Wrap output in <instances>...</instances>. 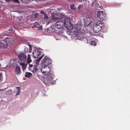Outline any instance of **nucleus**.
Segmentation results:
<instances>
[{"label":"nucleus","mask_w":130,"mask_h":130,"mask_svg":"<svg viewBox=\"0 0 130 130\" xmlns=\"http://www.w3.org/2000/svg\"><path fill=\"white\" fill-rule=\"evenodd\" d=\"M46 77H47L48 79L50 81L51 83V81L53 80V78L52 77V74L50 73L47 75L46 76Z\"/></svg>","instance_id":"15"},{"label":"nucleus","mask_w":130,"mask_h":130,"mask_svg":"<svg viewBox=\"0 0 130 130\" xmlns=\"http://www.w3.org/2000/svg\"><path fill=\"white\" fill-rule=\"evenodd\" d=\"M22 1L23 3H25L27 4H28L30 1V0H22Z\"/></svg>","instance_id":"20"},{"label":"nucleus","mask_w":130,"mask_h":130,"mask_svg":"<svg viewBox=\"0 0 130 130\" xmlns=\"http://www.w3.org/2000/svg\"><path fill=\"white\" fill-rule=\"evenodd\" d=\"M85 25L86 26H88L90 25L91 23V22H89L87 21H85Z\"/></svg>","instance_id":"18"},{"label":"nucleus","mask_w":130,"mask_h":130,"mask_svg":"<svg viewBox=\"0 0 130 130\" xmlns=\"http://www.w3.org/2000/svg\"><path fill=\"white\" fill-rule=\"evenodd\" d=\"M98 18L101 21H103L106 19V15L105 12L101 11L98 12L97 13Z\"/></svg>","instance_id":"6"},{"label":"nucleus","mask_w":130,"mask_h":130,"mask_svg":"<svg viewBox=\"0 0 130 130\" xmlns=\"http://www.w3.org/2000/svg\"><path fill=\"white\" fill-rule=\"evenodd\" d=\"M1 7V6H0V8Z\"/></svg>","instance_id":"37"},{"label":"nucleus","mask_w":130,"mask_h":130,"mask_svg":"<svg viewBox=\"0 0 130 130\" xmlns=\"http://www.w3.org/2000/svg\"><path fill=\"white\" fill-rule=\"evenodd\" d=\"M62 17L61 14L59 12H56L53 14L52 17V21L54 22V21L59 19Z\"/></svg>","instance_id":"5"},{"label":"nucleus","mask_w":130,"mask_h":130,"mask_svg":"<svg viewBox=\"0 0 130 130\" xmlns=\"http://www.w3.org/2000/svg\"><path fill=\"white\" fill-rule=\"evenodd\" d=\"M34 25L37 28H38L39 29H41L42 27V26L40 25V24L38 22H35V23Z\"/></svg>","instance_id":"14"},{"label":"nucleus","mask_w":130,"mask_h":130,"mask_svg":"<svg viewBox=\"0 0 130 130\" xmlns=\"http://www.w3.org/2000/svg\"><path fill=\"white\" fill-rule=\"evenodd\" d=\"M85 21H86L89 22H92V21H93V19L92 17L89 15H87L85 17V19H84Z\"/></svg>","instance_id":"11"},{"label":"nucleus","mask_w":130,"mask_h":130,"mask_svg":"<svg viewBox=\"0 0 130 130\" xmlns=\"http://www.w3.org/2000/svg\"><path fill=\"white\" fill-rule=\"evenodd\" d=\"M21 72V69L19 66H16L15 70V73L16 75L19 74Z\"/></svg>","instance_id":"12"},{"label":"nucleus","mask_w":130,"mask_h":130,"mask_svg":"<svg viewBox=\"0 0 130 130\" xmlns=\"http://www.w3.org/2000/svg\"><path fill=\"white\" fill-rule=\"evenodd\" d=\"M64 26L68 29H71V26L70 19L68 18H66L63 21Z\"/></svg>","instance_id":"7"},{"label":"nucleus","mask_w":130,"mask_h":130,"mask_svg":"<svg viewBox=\"0 0 130 130\" xmlns=\"http://www.w3.org/2000/svg\"><path fill=\"white\" fill-rule=\"evenodd\" d=\"M55 26L58 29L61 28L64 25V22L63 21H59L55 23Z\"/></svg>","instance_id":"8"},{"label":"nucleus","mask_w":130,"mask_h":130,"mask_svg":"<svg viewBox=\"0 0 130 130\" xmlns=\"http://www.w3.org/2000/svg\"><path fill=\"white\" fill-rule=\"evenodd\" d=\"M33 70H34V69H33V68H31V70H30L32 71Z\"/></svg>","instance_id":"34"},{"label":"nucleus","mask_w":130,"mask_h":130,"mask_svg":"<svg viewBox=\"0 0 130 130\" xmlns=\"http://www.w3.org/2000/svg\"><path fill=\"white\" fill-rule=\"evenodd\" d=\"M44 18L46 19H47L48 18V17L45 14L44 15Z\"/></svg>","instance_id":"26"},{"label":"nucleus","mask_w":130,"mask_h":130,"mask_svg":"<svg viewBox=\"0 0 130 130\" xmlns=\"http://www.w3.org/2000/svg\"><path fill=\"white\" fill-rule=\"evenodd\" d=\"M29 68H32L33 67V65L32 64H29Z\"/></svg>","instance_id":"28"},{"label":"nucleus","mask_w":130,"mask_h":130,"mask_svg":"<svg viewBox=\"0 0 130 130\" xmlns=\"http://www.w3.org/2000/svg\"><path fill=\"white\" fill-rule=\"evenodd\" d=\"M43 82L46 85L48 86L51 83L48 78L46 77V76H45V77H44L43 78Z\"/></svg>","instance_id":"10"},{"label":"nucleus","mask_w":130,"mask_h":130,"mask_svg":"<svg viewBox=\"0 0 130 130\" xmlns=\"http://www.w3.org/2000/svg\"><path fill=\"white\" fill-rule=\"evenodd\" d=\"M40 13L41 14H44V12L43 11H41L40 12Z\"/></svg>","instance_id":"31"},{"label":"nucleus","mask_w":130,"mask_h":130,"mask_svg":"<svg viewBox=\"0 0 130 130\" xmlns=\"http://www.w3.org/2000/svg\"><path fill=\"white\" fill-rule=\"evenodd\" d=\"M42 66L41 68V72L45 75H47L50 71V67L48 66Z\"/></svg>","instance_id":"3"},{"label":"nucleus","mask_w":130,"mask_h":130,"mask_svg":"<svg viewBox=\"0 0 130 130\" xmlns=\"http://www.w3.org/2000/svg\"><path fill=\"white\" fill-rule=\"evenodd\" d=\"M24 50L25 51L27 50V51H28V49L27 48H24Z\"/></svg>","instance_id":"33"},{"label":"nucleus","mask_w":130,"mask_h":130,"mask_svg":"<svg viewBox=\"0 0 130 130\" xmlns=\"http://www.w3.org/2000/svg\"><path fill=\"white\" fill-rule=\"evenodd\" d=\"M16 89L17 90V93L16 94V95H18L20 93V88L18 87H17L16 88Z\"/></svg>","instance_id":"17"},{"label":"nucleus","mask_w":130,"mask_h":130,"mask_svg":"<svg viewBox=\"0 0 130 130\" xmlns=\"http://www.w3.org/2000/svg\"><path fill=\"white\" fill-rule=\"evenodd\" d=\"M32 74L29 72H26L25 74V76L27 78H30L32 76Z\"/></svg>","instance_id":"16"},{"label":"nucleus","mask_w":130,"mask_h":130,"mask_svg":"<svg viewBox=\"0 0 130 130\" xmlns=\"http://www.w3.org/2000/svg\"><path fill=\"white\" fill-rule=\"evenodd\" d=\"M2 75L0 73V81L1 80L2 78Z\"/></svg>","instance_id":"29"},{"label":"nucleus","mask_w":130,"mask_h":130,"mask_svg":"<svg viewBox=\"0 0 130 130\" xmlns=\"http://www.w3.org/2000/svg\"><path fill=\"white\" fill-rule=\"evenodd\" d=\"M79 2H81L83 1H86V0H78Z\"/></svg>","instance_id":"30"},{"label":"nucleus","mask_w":130,"mask_h":130,"mask_svg":"<svg viewBox=\"0 0 130 130\" xmlns=\"http://www.w3.org/2000/svg\"><path fill=\"white\" fill-rule=\"evenodd\" d=\"M104 24L101 21H98L96 23H94L93 25V29L94 32L97 33L104 28Z\"/></svg>","instance_id":"2"},{"label":"nucleus","mask_w":130,"mask_h":130,"mask_svg":"<svg viewBox=\"0 0 130 130\" xmlns=\"http://www.w3.org/2000/svg\"><path fill=\"white\" fill-rule=\"evenodd\" d=\"M13 30V28L12 27H10L9 29V31L10 32H11Z\"/></svg>","instance_id":"25"},{"label":"nucleus","mask_w":130,"mask_h":130,"mask_svg":"<svg viewBox=\"0 0 130 130\" xmlns=\"http://www.w3.org/2000/svg\"><path fill=\"white\" fill-rule=\"evenodd\" d=\"M44 55L43 54L41 57L37 59V60L39 61L42 58V57L44 56Z\"/></svg>","instance_id":"23"},{"label":"nucleus","mask_w":130,"mask_h":130,"mask_svg":"<svg viewBox=\"0 0 130 130\" xmlns=\"http://www.w3.org/2000/svg\"><path fill=\"white\" fill-rule=\"evenodd\" d=\"M51 63V59L47 56H45L44 57L41 62L42 65L43 66H47V65L50 64Z\"/></svg>","instance_id":"4"},{"label":"nucleus","mask_w":130,"mask_h":130,"mask_svg":"<svg viewBox=\"0 0 130 130\" xmlns=\"http://www.w3.org/2000/svg\"><path fill=\"white\" fill-rule=\"evenodd\" d=\"M75 28L78 31L80 30L81 28V27H80V26H78L77 25L75 27Z\"/></svg>","instance_id":"22"},{"label":"nucleus","mask_w":130,"mask_h":130,"mask_svg":"<svg viewBox=\"0 0 130 130\" xmlns=\"http://www.w3.org/2000/svg\"><path fill=\"white\" fill-rule=\"evenodd\" d=\"M85 39L86 40V43H87L88 42V40L85 37H81L80 39V40H84Z\"/></svg>","instance_id":"21"},{"label":"nucleus","mask_w":130,"mask_h":130,"mask_svg":"<svg viewBox=\"0 0 130 130\" xmlns=\"http://www.w3.org/2000/svg\"><path fill=\"white\" fill-rule=\"evenodd\" d=\"M2 89H0V91H2Z\"/></svg>","instance_id":"35"},{"label":"nucleus","mask_w":130,"mask_h":130,"mask_svg":"<svg viewBox=\"0 0 130 130\" xmlns=\"http://www.w3.org/2000/svg\"><path fill=\"white\" fill-rule=\"evenodd\" d=\"M70 7L71 9H74L75 8L74 7V6L73 5H71Z\"/></svg>","instance_id":"24"},{"label":"nucleus","mask_w":130,"mask_h":130,"mask_svg":"<svg viewBox=\"0 0 130 130\" xmlns=\"http://www.w3.org/2000/svg\"><path fill=\"white\" fill-rule=\"evenodd\" d=\"M41 53L38 50L36 49L34 50L32 53V54L34 57L35 58H38L40 53Z\"/></svg>","instance_id":"9"},{"label":"nucleus","mask_w":130,"mask_h":130,"mask_svg":"<svg viewBox=\"0 0 130 130\" xmlns=\"http://www.w3.org/2000/svg\"><path fill=\"white\" fill-rule=\"evenodd\" d=\"M7 45L8 44L6 42H5L4 43L1 42L0 43V47L6 48L7 47Z\"/></svg>","instance_id":"13"},{"label":"nucleus","mask_w":130,"mask_h":130,"mask_svg":"<svg viewBox=\"0 0 130 130\" xmlns=\"http://www.w3.org/2000/svg\"><path fill=\"white\" fill-rule=\"evenodd\" d=\"M13 1L15 3H19V0H13Z\"/></svg>","instance_id":"27"},{"label":"nucleus","mask_w":130,"mask_h":130,"mask_svg":"<svg viewBox=\"0 0 130 130\" xmlns=\"http://www.w3.org/2000/svg\"><path fill=\"white\" fill-rule=\"evenodd\" d=\"M18 56L19 59V63L23 69H25L26 68V65L25 63L26 61V64L29 63L32 61L31 59V55L29 54L27 55V59L25 52L20 53L18 55Z\"/></svg>","instance_id":"1"},{"label":"nucleus","mask_w":130,"mask_h":130,"mask_svg":"<svg viewBox=\"0 0 130 130\" xmlns=\"http://www.w3.org/2000/svg\"><path fill=\"white\" fill-rule=\"evenodd\" d=\"M8 38H6L5 39V40L6 41H9V40H8Z\"/></svg>","instance_id":"32"},{"label":"nucleus","mask_w":130,"mask_h":130,"mask_svg":"<svg viewBox=\"0 0 130 130\" xmlns=\"http://www.w3.org/2000/svg\"><path fill=\"white\" fill-rule=\"evenodd\" d=\"M90 44L92 45L95 46L96 44V43L95 41H91L90 42Z\"/></svg>","instance_id":"19"},{"label":"nucleus","mask_w":130,"mask_h":130,"mask_svg":"<svg viewBox=\"0 0 130 130\" xmlns=\"http://www.w3.org/2000/svg\"><path fill=\"white\" fill-rule=\"evenodd\" d=\"M35 17H36V16H35Z\"/></svg>","instance_id":"36"}]
</instances>
